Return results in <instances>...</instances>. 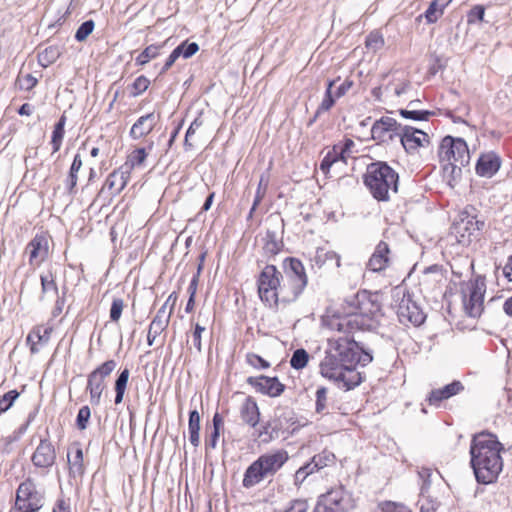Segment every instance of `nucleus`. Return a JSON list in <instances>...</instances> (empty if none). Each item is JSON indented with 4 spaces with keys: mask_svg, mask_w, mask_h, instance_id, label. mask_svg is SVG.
<instances>
[{
    "mask_svg": "<svg viewBox=\"0 0 512 512\" xmlns=\"http://www.w3.org/2000/svg\"><path fill=\"white\" fill-rule=\"evenodd\" d=\"M502 443L496 435L483 431L475 434L470 444V465L478 483L490 484L496 481L503 469Z\"/></svg>",
    "mask_w": 512,
    "mask_h": 512,
    "instance_id": "obj_1",
    "label": "nucleus"
},
{
    "mask_svg": "<svg viewBox=\"0 0 512 512\" xmlns=\"http://www.w3.org/2000/svg\"><path fill=\"white\" fill-rule=\"evenodd\" d=\"M347 315L331 323L333 329L342 333H352L370 327V321L382 316L379 293L358 291L345 300Z\"/></svg>",
    "mask_w": 512,
    "mask_h": 512,
    "instance_id": "obj_2",
    "label": "nucleus"
},
{
    "mask_svg": "<svg viewBox=\"0 0 512 512\" xmlns=\"http://www.w3.org/2000/svg\"><path fill=\"white\" fill-rule=\"evenodd\" d=\"M362 179L365 187L378 202L389 201V191L398 192L399 174L386 161L377 160L368 164Z\"/></svg>",
    "mask_w": 512,
    "mask_h": 512,
    "instance_id": "obj_3",
    "label": "nucleus"
},
{
    "mask_svg": "<svg viewBox=\"0 0 512 512\" xmlns=\"http://www.w3.org/2000/svg\"><path fill=\"white\" fill-rule=\"evenodd\" d=\"M288 459V453L284 449L262 454L247 467L242 481L243 487L249 489L266 478L273 477Z\"/></svg>",
    "mask_w": 512,
    "mask_h": 512,
    "instance_id": "obj_4",
    "label": "nucleus"
},
{
    "mask_svg": "<svg viewBox=\"0 0 512 512\" xmlns=\"http://www.w3.org/2000/svg\"><path fill=\"white\" fill-rule=\"evenodd\" d=\"M279 272L274 265H266L261 271L257 285L260 299L270 307L278 306L279 302L287 303L285 296H289L286 283L281 285Z\"/></svg>",
    "mask_w": 512,
    "mask_h": 512,
    "instance_id": "obj_5",
    "label": "nucleus"
},
{
    "mask_svg": "<svg viewBox=\"0 0 512 512\" xmlns=\"http://www.w3.org/2000/svg\"><path fill=\"white\" fill-rule=\"evenodd\" d=\"M344 337L330 340V347L335 352V355L342 361L345 367L357 366L360 364L362 367L372 362L373 357L369 352L364 351L359 347L358 343L349 338L348 334Z\"/></svg>",
    "mask_w": 512,
    "mask_h": 512,
    "instance_id": "obj_6",
    "label": "nucleus"
},
{
    "mask_svg": "<svg viewBox=\"0 0 512 512\" xmlns=\"http://www.w3.org/2000/svg\"><path fill=\"white\" fill-rule=\"evenodd\" d=\"M355 507L352 493L342 484L318 497L314 512H349Z\"/></svg>",
    "mask_w": 512,
    "mask_h": 512,
    "instance_id": "obj_7",
    "label": "nucleus"
},
{
    "mask_svg": "<svg viewBox=\"0 0 512 512\" xmlns=\"http://www.w3.org/2000/svg\"><path fill=\"white\" fill-rule=\"evenodd\" d=\"M440 163H459L467 167L470 163V152L467 142L461 137L444 136L438 147Z\"/></svg>",
    "mask_w": 512,
    "mask_h": 512,
    "instance_id": "obj_8",
    "label": "nucleus"
},
{
    "mask_svg": "<svg viewBox=\"0 0 512 512\" xmlns=\"http://www.w3.org/2000/svg\"><path fill=\"white\" fill-rule=\"evenodd\" d=\"M44 505V494L31 479L20 483L16 491L15 509L18 512H38Z\"/></svg>",
    "mask_w": 512,
    "mask_h": 512,
    "instance_id": "obj_9",
    "label": "nucleus"
},
{
    "mask_svg": "<svg viewBox=\"0 0 512 512\" xmlns=\"http://www.w3.org/2000/svg\"><path fill=\"white\" fill-rule=\"evenodd\" d=\"M485 291V280L480 276L469 281L462 289L464 309L470 317L481 315Z\"/></svg>",
    "mask_w": 512,
    "mask_h": 512,
    "instance_id": "obj_10",
    "label": "nucleus"
},
{
    "mask_svg": "<svg viewBox=\"0 0 512 512\" xmlns=\"http://www.w3.org/2000/svg\"><path fill=\"white\" fill-rule=\"evenodd\" d=\"M288 266L285 268L287 276V289L289 296H285L286 302L295 301L304 291L308 283L304 265L296 258H287Z\"/></svg>",
    "mask_w": 512,
    "mask_h": 512,
    "instance_id": "obj_11",
    "label": "nucleus"
},
{
    "mask_svg": "<svg viewBox=\"0 0 512 512\" xmlns=\"http://www.w3.org/2000/svg\"><path fill=\"white\" fill-rule=\"evenodd\" d=\"M402 124L395 118L382 116L375 120L370 129L367 140H374L378 145H388L399 138Z\"/></svg>",
    "mask_w": 512,
    "mask_h": 512,
    "instance_id": "obj_12",
    "label": "nucleus"
},
{
    "mask_svg": "<svg viewBox=\"0 0 512 512\" xmlns=\"http://www.w3.org/2000/svg\"><path fill=\"white\" fill-rule=\"evenodd\" d=\"M116 365L115 360H107L88 375L86 390L90 393L92 405L100 404L102 392L106 388L105 378L114 371Z\"/></svg>",
    "mask_w": 512,
    "mask_h": 512,
    "instance_id": "obj_13",
    "label": "nucleus"
},
{
    "mask_svg": "<svg viewBox=\"0 0 512 512\" xmlns=\"http://www.w3.org/2000/svg\"><path fill=\"white\" fill-rule=\"evenodd\" d=\"M399 139L408 154L415 153L420 147H424L425 143L430 144V137L426 132L409 125H402Z\"/></svg>",
    "mask_w": 512,
    "mask_h": 512,
    "instance_id": "obj_14",
    "label": "nucleus"
},
{
    "mask_svg": "<svg viewBox=\"0 0 512 512\" xmlns=\"http://www.w3.org/2000/svg\"><path fill=\"white\" fill-rule=\"evenodd\" d=\"M246 382L256 392L272 398L279 397L286 389V386L279 381L278 377H268L265 375L250 376Z\"/></svg>",
    "mask_w": 512,
    "mask_h": 512,
    "instance_id": "obj_15",
    "label": "nucleus"
},
{
    "mask_svg": "<svg viewBox=\"0 0 512 512\" xmlns=\"http://www.w3.org/2000/svg\"><path fill=\"white\" fill-rule=\"evenodd\" d=\"M502 166V159L495 151L483 152L475 164V173L482 178H492Z\"/></svg>",
    "mask_w": 512,
    "mask_h": 512,
    "instance_id": "obj_16",
    "label": "nucleus"
},
{
    "mask_svg": "<svg viewBox=\"0 0 512 512\" xmlns=\"http://www.w3.org/2000/svg\"><path fill=\"white\" fill-rule=\"evenodd\" d=\"M397 316L401 323H411L414 326L421 325L426 316L421 308L411 298H403L397 308Z\"/></svg>",
    "mask_w": 512,
    "mask_h": 512,
    "instance_id": "obj_17",
    "label": "nucleus"
},
{
    "mask_svg": "<svg viewBox=\"0 0 512 512\" xmlns=\"http://www.w3.org/2000/svg\"><path fill=\"white\" fill-rule=\"evenodd\" d=\"M160 120V113L150 112L140 116L129 130L132 140H140L148 136Z\"/></svg>",
    "mask_w": 512,
    "mask_h": 512,
    "instance_id": "obj_18",
    "label": "nucleus"
},
{
    "mask_svg": "<svg viewBox=\"0 0 512 512\" xmlns=\"http://www.w3.org/2000/svg\"><path fill=\"white\" fill-rule=\"evenodd\" d=\"M56 460V451L48 438L40 440L32 454L31 461L38 468H49L54 465Z\"/></svg>",
    "mask_w": 512,
    "mask_h": 512,
    "instance_id": "obj_19",
    "label": "nucleus"
},
{
    "mask_svg": "<svg viewBox=\"0 0 512 512\" xmlns=\"http://www.w3.org/2000/svg\"><path fill=\"white\" fill-rule=\"evenodd\" d=\"M342 364V361H340L339 357L335 355V352L330 347L320 363V373L325 378L339 381V377L345 368V365Z\"/></svg>",
    "mask_w": 512,
    "mask_h": 512,
    "instance_id": "obj_20",
    "label": "nucleus"
},
{
    "mask_svg": "<svg viewBox=\"0 0 512 512\" xmlns=\"http://www.w3.org/2000/svg\"><path fill=\"white\" fill-rule=\"evenodd\" d=\"M464 390V385L459 380H454L450 384L445 385L442 388L431 390L426 398V401L431 406H440L441 402L451 397L458 395Z\"/></svg>",
    "mask_w": 512,
    "mask_h": 512,
    "instance_id": "obj_21",
    "label": "nucleus"
},
{
    "mask_svg": "<svg viewBox=\"0 0 512 512\" xmlns=\"http://www.w3.org/2000/svg\"><path fill=\"white\" fill-rule=\"evenodd\" d=\"M284 226L278 227L277 230L267 229L263 238V250L266 255L274 256L278 254L283 248V230Z\"/></svg>",
    "mask_w": 512,
    "mask_h": 512,
    "instance_id": "obj_22",
    "label": "nucleus"
},
{
    "mask_svg": "<svg viewBox=\"0 0 512 512\" xmlns=\"http://www.w3.org/2000/svg\"><path fill=\"white\" fill-rule=\"evenodd\" d=\"M240 417L250 427H256L260 420V411L255 399L247 397L240 408Z\"/></svg>",
    "mask_w": 512,
    "mask_h": 512,
    "instance_id": "obj_23",
    "label": "nucleus"
},
{
    "mask_svg": "<svg viewBox=\"0 0 512 512\" xmlns=\"http://www.w3.org/2000/svg\"><path fill=\"white\" fill-rule=\"evenodd\" d=\"M451 0H432L422 13L427 24H434L444 14L445 8Z\"/></svg>",
    "mask_w": 512,
    "mask_h": 512,
    "instance_id": "obj_24",
    "label": "nucleus"
},
{
    "mask_svg": "<svg viewBox=\"0 0 512 512\" xmlns=\"http://www.w3.org/2000/svg\"><path fill=\"white\" fill-rule=\"evenodd\" d=\"M442 167L443 178L446 180L447 184L454 188L462 178V168L459 163H440Z\"/></svg>",
    "mask_w": 512,
    "mask_h": 512,
    "instance_id": "obj_25",
    "label": "nucleus"
},
{
    "mask_svg": "<svg viewBox=\"0 0 512 512\" xmlns=\"http://www.w3.org/2000/svg\"><path fill=\"white\" fill-rule=\"evenodd\" d=\"M339 377L337 383H342V387L346 390H351L360 385L363 381L362 373L356 370V366L345 367Z\"/></svg>",
    "mask_w": 512,
    "mask_h": 512,
    "instance_id": "obj_26",
    "label": "nucleus"
},
{
    "mask_svg": "<svg viewBox=\"0 0 512 512\" xmlns=\"http://www.w3.org/2000/svg\"><path fill=\"white\" fill-rule=\"evenodd\" d=\"M67 117L63 113L53 126L50 144L52 146V153H56L60 150L62 142L65 136V125Z\"/></svg>",
    "mask_w": 512,
    "mask_h": 512,
    "instance_id": "obj_27",
    "label": "nucleus"
},
{
    "mask_svg": "<svg viewBox=\"0 0 512 512\" xmlns=\"http://www.w3.org/2000/svg\"><path fill=\"white\" fill-rule=\"evenodd\" d=\"M311 260L313 265H316L318 268H321L328 263H333L337 268L341 265L340 256L336 252L327 251L324 248H318Z\"/></svg>",
    "mask_w": 512,
    "mask_h": 512,
    "instance_id": "obj_28",
    "label": "nucleus"
},
{
    "mask_svg": "<svg viewBox=\"0 0 512 512\" xmlns=\"http://www.w3.org/2000/svg\"><path fill=\"white\" fill-rule=\"evenodd\" d=\"M119 177L118 171L111 172L106 178L100 192L99 196L104 198H112L118 195L122 189L119 188Z\"/></svg>",
    "mask_w": 512,
    "mask_h": 512,
    "instance_id": "obj_29",
    "label": "nucleus"
},
{
    "mask_svg": "<svg viewBox=\"0 0 512 512\" xmlns=\"http://www.w3.org/2000/svg\"><path fill=\"white\" fill-rule=\"evenodd\" d=\"M199 431H200V415L197 410H192L189 413L188 432H189V441L194 447H197L200 443Z\"/></svg>",
    "mask_w": 512,
    "mask_h": 512,
    "instance_id": "obj_30",
    "label": "nucleus"
},
{
    "mask_svg": "<svg viewBox=\"0 0 512 512\" xmlns=\"http://www.w3.org/2000/svg\"><path fill=\"white\" fill-rule=\"evenodd\" d=\"M164 47L162 44H150L148 45L136 58L135 64L137 66H144L151 60L156 59L160 55V50Z\"/></svg>",
    "mask_w": 512,
    "mask_h": 512,
    "instance_id": "obj_31",
    "label": "nucleus"
},
{
    "mask_svg": "<svg viewBox=\"0 0 512 512\" xmlns=\"http://www.w3.org/2000/svg\"><path fill=\"white\" fill-rule=\"evenodd\" d=\"M338 161H346V156L343 153H338L337 146H333L320 162V170L327 176L330 172L332 165Z\"/></svg>",
    "mask_w": 512,
    "mask_h": 512,
    "instance_id": "obj_32",
    "label": "nucleus"
},
{
    "mask_svg": "<svg viewBox=\"0 0 512 512\" xmlns=\"http://www.w3.org/2000/svg\"><path fill=\"white\" fill-rule=\"evenodd\" d=\"M61 56V50L58 46L46 47L42 52L38 53V63L41 67L47 68L57 61Z\"/></svg>",
    "mask_w": 512,
    "mask_h": 512,
    "instance_id": "obj_33",
    "label": "nucleus"
},
{
    "mask_svg": "<svg viewBox=\"0 0 512 512\" xmlns=\"http://www.w3.org/2000/svg\"><path fill=\"white\" fill-rule=\"evenodd\" d=\"M268 184H269V176L266 174H262L260 177V181L258 183V187H257L256 193H255V196H254L252 207L247 216V220H249L252 217L254 211L256 210L258 205L263 200V198L266 194L267 188H268Z\"/></svg>",
    "mask_w": 512,
    "mask_h": 512,
    "instance_id": "obj_34",
    "label": "nucleus"
},
{
    "mask_svg": "<svg viewBox=\"0 0 512 512\" xmlns=\"http://www.w3.org/2000/svg\"><path fill=\"white\" fill-rule=\"evenodd\" d=\"M130 371L124 368L118 375L115 381V404H120L123 401L127 383L129 380Z\"/></svg>",
    "mask_w": 512,
    "mask_h": 512,
    "instance_id": "obj_35",
    "label": "nucleus"
},
{
    "mask_svg": "<svg viewBox=\"0 0 512 512\" xmlns=\"http://www.w3.org/2000/svg\"><path fill=\"white\" fill-rule=\"evenodd\" d=\"M174 53L178 57L189 59L199 51V45L196 42H190L188 39L182 41L178 46L173 49Z\"/></svg>",
    "mask_w": 512,
    "mask_h": 512,
    "instance_id": "obj_36",
    "label": "nucleus"
},
{
    "mask_svg": "<svg viewBox=\"0 0 512 512\" xmlns=\"http://www.w3.org/2000/svg\"><path fill=\"white\" fill-rule=\"evenodd\" d=\"M398 113L402 118L413 121H428L430 117L435 115V112L430 110H409L404 108L399 109Z\"/></svg>",
    "mask_w": 512,
    "mask_h": 512,
    "instance_id": "obj_37",
    "label": "nucleus"
},
{
    "mask_svg": "<svg viewBox=\"0 0 512 512\" xmlns=\"http://www.w3.org/2000/svg\"><path fill=\"white\" fill-rule=\"evenodd\" d=\"M47 239L45 236L36 235L31 242L28 244L26 250L30 255V262L32 263L35 259L38 258L41 251L46 248Z\"/></svg>",
    "mask_w": 512,
    "mask_h": 512,
    "instance_id": "obj_38",
    "label": "nucleus"
},
{
    "mask_svg": "<svg viewBox=\"0 0 512 512\" xmlns=\"http://www.w3.org/2000/svg\"><path fill=\"white\" fill-rule=\"evenodd\" d=\"M148 157V152H146V148H135L128 156L125 165L129 167V169H133L135 167H140L144 164Z\"/></svg>",
    "mask_w": 512,
    "mask_h": 512,
    "instance_id": "obj_39",
    "label": "nucleus"
},
{
    "mask_svg": "<svg viewBox=\"0 0 512 512\" xmlns=\"http://www.w3.org/2000/svg\"><path fill=\"white\" fill-rule=\"evenodd\" d=\"M477 212L476 207L467 205L460 213V224H484V220L478 219ZM453 224H459V222Z\"/></svg>",
    "mask_w": 512,
    "mask_h": 512,
    "instance_id": "obj_40",
    "label": "nucleus"
},
{
    "mask_svg": "<svg viewBox=\"0 0 512 512\" xmlns=\"http://www.w3.org/2000/svg\"><path fill=\"white\" fill-rule=\"evenodd\" d=\"M374 512H412V510L401 502L382 501Z\"/></svg>",
    "mask_w": 512,
    "mask_h": 512,
    "instance_id": "obj_41",
    "label": "nucleus"
},
{
    "mask_svg": "<svg viewBox=\"0 0 512 512\" xmlns=\"http://www.w3.org/2000/svg\"><path fill=\"white\" fill-rule=\"evenodd\" d=\"M328 389L326 387H319L316 390L315 397V411L318 414L325 415L328 413Z\"/></svg>",
    "mask_w": 512,
    "mask_h": 512,
    "instance_id": "obj_42",
    "label": "nucleus"
},
{
    "mask_svg": "<svg viewBox=\"0 0 512 512\" xmlns=\"http://www.w3.org/2000/svg\"><path fill=\"white\" fill-rule=\"evenodd\" d=\"M95 28V22L92 19L85 20L77 28L74 38L77 42H85L87 38L92 34Z\"/></svg>",
    "mask_w": 512,
    "mask_h": 512,
    "instance_id": "obj_43",
    "label": "nucleus"
},
{
    "mask_svg": "<svg viewBox=\"0 0 512 512\" xmlns=\"http://www.w3.org/2000/svg\"><path fill=\"white\" fill-rule=\"evenodd\" d=\"M52 332V327H45L42 325H38L34 327L31 332L27 336V340H31L34 336L37 337V342L40 344L48 343L50 339V335Z\"/></svg>",
    "mask_w": 512,
    "mask_h": 512,
    "instance_id": "obj_44",
    "label": "nucleus"
},
{
    "mask_svg": "<svg viewBox=\"0 0 512 512\" xmlns=\"http://www.w3.org/2000/svg\"><path fill=\"white\" fill-rule=\"evenodd\" d=\"M308 360L309 354L305 349L300 348L293 352L290 359V365L296 370H301L307 365Z\"/></svg>",
    "mask_w": 512,
    "mask_h": 512,
    "instance_id": "obj_45",
    "label": "nucleus"
},
{
    "mask_svg": "<svg viewBox=\"0 0 512 512\" xmlns=\"http://www.w3.org/2000/svg\"><path fill=\"white\" fill-rule=\"evenodd\" d=\"M68 462L70 465V474H72L74 477L84 473L83 451L81 448L76 449L73 460L68 457Z\"/></svg>",
    "mask_w": 512,
    "mask_h": 512,
    "instance_id": "obj_46",
    "label": "nucleus"
},
{
    "mask_svg": "<svg viewBox=\"0 0 512 512\" xmlns=\"http://www.w3.org/2000/svg\"><path fill=\"white\" fill-rule=\"evenodd\" d=\"M384 44H385V42H384L383 35L377 30L371 31L366 36L365 46L368 49L373 50L374 52L381 49L384 46Z\"/></svg>",
    "mask_w": 512,
    "mask_h": 512,
    "instance_id": "obj_47",
    "label": "nucleus"
},
{
    "mask_svg": "<svg viewBox=\"0 0 512 512\" xmlns=\"http://www.w3.org/2000/svg\"><path fill=\"white\" fill-rule=\"evenodd\" d=\"M150 86V80L145 75L138 76L133 83L130 85L131 97H137L144 93Z\"/></svg>",
    "mask_w": 512,
    "mask_h": 512,
    "instance_id": "obj_48",
    "label": "nucleus"
},
{
    "mask_svg": "<svg viewBox=\"0 0 512 512\" xmlns=\"http://www.w3.org/2000/svg\"><path fill=\"white\" fill-rule=\"evenodd\" d=\"M38 84V79L34 77L32 74L22 75L21 73L18 75L15 85L20 90L31 91Z\"/></svg>",
    "mask_w": 512,
    "mask_h": 512,
    "instance_id": "obj_49",
    "label": "nucleus"
},
{
    "mask_svg": "<svg viewBox=\"0 0 512 512\" xmlns=\"http://www.w3.org/2000/svg\"><path fill=\"white\" fill-rule=\"evenodd\" d=\"M425 487H421L420 499L418 501L420 505V512H435L438 507V503L435 500L425 496Z\"/></svg>",
    "mask_w": 512,
    "mask_h": 512,
    "instance_id": "obj_50",
    "label": "nucleus"
},
{
    "mask_svg": "<svg viewBox=\"0 0 512 512\" xmlns=\"http://www.w3.org/2000/svg\"><path fill=\"white\" fill-rule=\"evenodd\" d=\"M19 395L17 390H10L0 397V414L8 411Z\"/></svg>",
    "mask_w": 512,
    "mask_h": 512,
    "instance_id": "obj_51",
    "label": "nucleus"
},
{
    "mask_svg": "<svg viewBox=\"0 0 512 512\" xmlns=\"http://www.w3.org/2000/svg\"><path fill=\"white\" fill-rule=\"evenodd\" d=\"M41 286H42V293L48 294L52 293L54 295L58 294V288L55 283L54 277L51 274L47 275H41Z\"/></svg>",
    "mask_w": 512,
    "mask_h": 512,
    "instance_id": "obj_52",
    "label": "nucleus"
},
{
    "mask_svg": "<svg viewBox=\"0 0 512 512\" xmlns=\"http://www.w3.org/2000/svg\"><path fill=\"white\" fill-rule=\"evenodd\" d=\"M388 257H382L379 255L372 254L368 261V268L373 272L382 271L386 268L388 264Z\"/></svg>",
    "mask_w": 512,
    "mask_h": 512,
    "instance_id": "obj_53",
    "label": "nucleus"
},
{
    "mask_svg": "<svg viewBox=\"0 0 512 512\" xmlns=\"http://www.w3.org/2000/svg\"><path fill=\"white\" fill-rule=\"evenodd\" d=\"M485 16V7L483 5L473 6L467 13L468 24H475L483 21Z\"/></svg>",
    "mask_w": 512,
    "mask_h": 512,
    "instance_id": "obj_54",
    "label": "nucleus"
},
{
    "mask_svg": "<svg viewBox=\"0 0 512 512\" xmlns=\"http://www.w3.org/2000/svg\"><path fill=\"white\" fill-rule=\"evenodd\" d=\"M91 417V410L89 406L85 405L78 411L76 417V426L79 430H85L88 426L89 419Z\"/></svg>",
    "mask_w": 512,
    "mask_h": 512,
    "instance_id": "obj_55",
    "label": "nucleus"
},
{
    "mask_svg": "<svg viewBox=\"0 0 512 512\" xmlns=\"http://www.w3.org/2000/svg\"><path fill=\"white\" fill-rule=\"evenodd\" d=\"M77 181H78V174L68 171L67 176L64 180V186L66 193L69 196H75L77 194Z\"/></svg>",
    "mask_w": 512,
    "mask_h": 512,
    "instance_id": "obj_56",
    "label": "nucleus"
},
{
    "mask_svg": "<svg viewBox=\"0 0 512 512\" xmlns=\"http://www.w3.org/2000/svg\"><path fill=\"white\" fill-rule=\"evenodd\" d=\"M423 275L424 278H426L425 281H428V278L431 277L432 281L439 282L443 279L442 266L437 264L429 266L425 268V270L423 271Z\"/></svg>",
    "mask_w": 512,
    "mask_h": 512,
    "instance_id": "obj_57",
    "label": "nucleus"
},
{
    "mask_svg": "<svg viewBox=\"0 0 512 512\" xmlns=\"http://www.w3.org/2000/svg\"><path fill=\"white\" fill-rule=\"evenodd\" d=\"M247 363L256 369H267L270 367V363L255 353H248L246 355Z\"/></svg>",
    "mask_w": 512,
    "mask_h": 512,
    "instance_id": "obj_58",
    "label": "nucleus"
},
{
    "mask_svg": "<svg viewBox=\"0 0 512 512\" xmlns=\"http://www.w3.org/2000/svg\"><path fill=\"white\" fill-rule=\"evenodd\" d=\"M339 99L336 97V93L333 91H325L324 97L319 104L320 111L328 112L332 109V107L335 105L336 100Z\"/></svg>",
    "mask_w": 512,
    "mask_h": 512,
    "instance_id": "obj_59",
    "label": "nucleus"
},
{
    "mask_svg": "<svg viewBox=\"0 0 512 512\" xmlns=\"http://www.w3.org/2000/svg\"><path fill=\"white\" fill-rule=\"evenodd\" d=\"M495 274L498 280L502 276L508 282H512V255L507 259L503 267H496Z\"/></svg>",
    "mask_w": 512,
    "mask_h": 512,
    "instance_id": "obj_60",
    "label": "nucleus"
},
{
    "mask_svg": "<svg viewBox=\"0 0 512 512\" xmlns=\"http://www.w3.org/2000/svg\"><path fill=\"white\" fill-rule=\"evenodd\" d=\"M124 307V301L121 298H115L112 301L111 308H110V319L113 322H117L123 311Z\"/></svg>",
    "mask_w": 512,
    "mask_h": 512,
    "instance_id": "obj_61",
    "label": "nucleus"
},
{
    "mask_svg": "<svg viewBox=\"0 0 512 512\" xmlns=\"http://www.w3.org/2000/svg\"><path fill=\"white\" fill-rule=\"evenodd\" d=\"M169 322L161 319L153 318L149 325L150 334L153 336H159L168 327Z\"/></svg>",
    "mask_w": 512,
    "mask_h": 512,
    "instance_id": "obj_62",
    "label": "nucleus"
},
{
    "mask_svg": "<svg viewBox=\"0 0 512 512\" xmlns=\"http://www.w3.org/2000/svg\"><path fill=\"white\" fill-rule=\"evenodd\" d=\"M305 468V471L308 473V476L316 471L325 467V463L321 462V457H313L310 462L301 466Z\"/></svg>",
    "mask_w": 512,
    "mask_h": 512,
    "instance_id": "obj_63",
    "label": "nucleus"
},
{
    "mask_svg": "<svg viewBox=\"0 0 512 512\" xmlns=\"http://www.w3.org/2000/svg\"><path fill=\"white\" fill-rule=\"evenodd\" d=\"M131 170L132 169H129L128 166H126L125 164L122 165L119 169H117L116 171H118V177H119V188L120 189H124L130 179V174H131Z\"/></svg>",
    "mask_w": 512,
    "mask_h": 512,
    "instance_id": "obj_64",
    "label": "nucleus"
}]
</instances>
